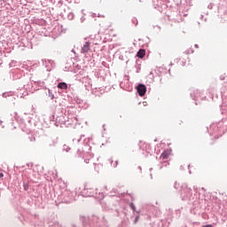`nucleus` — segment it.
I'll return each instance as SVG.
<instances>
[{"label":"nucleus","mask_w":227,"mask_h":227,"mask_svg":"<svg viewBox=\"0 0 227 227\" xmlns=\"http://www.w3.org/2000/svg\"><path fill=\"white\" fill-rule=\"evenodd\" d=\"M137 93L140 97H145V94L146 93V86L143 85V84H139L137 87Z\"/></svg>","instance_id":"f257e3e1"},{"label":"nucleus","mask_w":227,"mask_h":227,"mask_svg":"<svg viewBox=\"0 0 227 227\" xmlns=\"http://www.w3.org/2000/svg\"><path fill=\"white\" fill-rule=\"evenodd\" d=\"M57 87L59 89V90H67L68 88V85L66 83V82H59Z\"/></svg>","instance_id":"f03ea898"},{"label":"nucleus","mask_w":227,"mask_h":227,"mask_svg":"<svg viewBox=\"0 0 227 227\" xmlns=\"http://www.w3.org/2000/svg\"><path fill=\"white\" fill-rule=\"evenodd\" d=\"M90 51V43H85L82 48V52H88Z\"/></svg>","instance_id":"7ed1b4c3"},{"label":"nucleus","mask_w":227,"mask_h":227,"mask_svg":"<svg viewBox=\"0 0 227 227\" xmlns=\"http://www.w3.org/2000/svg\"><path fill=\"white\" fill-rule=\"evenodd\" d=\"M145 54L146 53H145V50H139L137 52V57L142 59V58H145Z\"/></svg>","instance_id":"20e7f679"},{"label":"nucleus","mask_w":227,"mask_h":227,"mask_svg":"<svg viewBox=\"0 0 227 227\" xmlns=\"http://www.w3.org/2000/svg\"><path fill=\"white\" fill-rule=\"evenodd\" d=\"M168 157H169V153L165 151L164 153H161V159L166 160L168 159Z\"/></svg>","instance_id":"39448f33"},{"label":"nucleus","mask_w":227,"mask_h":227,"mask_svg":"<svg viewBox=\"0 0 227 227\" xmlns=\"http://www.w3.org/2000/svg\"><path fill=\"white\" fill-rule=\"evenodd\" d=\"M129 207L134 212H136V206H134V203H131Z\"/></svg>","instance_id":"423d86ee"},{"label":"nucleus","mask_w":227,"mask_h":227,"mask_svg":"<svg viewBox=\"0 0 227 227\" xmlns=\"http://www.w3.org/2000/svg\"><path fill=\"white\" fill-rule=\"evenodd\" d=\"M3 176H4V175L3 174V172H0V178H3Z\"/></svg>","instance_id":"0eeeda50"},{"label":"nucleus","mask_w":227,"mask_h":227,"mask_svg":"<svg viewBox=\"0 0 227 227\" xmlns=\"http://www.w3.org/2000/svg\"><path fill=\"white\" fill-rule=\"evenodd\" d=\"M137 219H139V216H137V218L135 219V223H137Z\"/></svg>","instance_id":"6e6552de"}]
</instances>
